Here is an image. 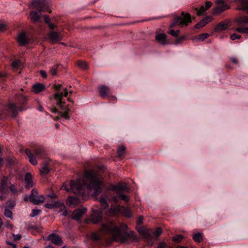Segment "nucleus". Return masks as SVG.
Segmentation results:
<instances>
[{"label": "nucleus", "mask_w": 248, "mask_h": 248, "mask_svg": "<svg viewBox=\"0 0 248 248\" xmlns=\"http://www.w3.org/2000/svg\"><path fill=\"white\" fill-rule=\"evenodd\" d=\"M127 226L124 224H121L120 226H116L112 222H108L103 224L101 226V230L104 232L110 233L113 241L124 243L126 242L129 237L135 238V232H127Z\"/></svg>", "instance_id": "nucleus-1"}, {"label": "nucleus", "mask_w": 248, "mask_h": 248, "mask_svg": "<svg viewBox=\"0 0 248 248\" xmlns=\"http://www.w3.org/2000/svg\"><path fill=\"white\" fill-rule=\"evenodd\" d=\"M30 15L31 16V20L34 22H37L39 21L40 17V15L36 11L31 12Z\"/></svg>", "instance_id": "nucleus-28"}, {"label": "nucleus", "mask_w": 248, "mask_h": 248, "mask_svg": "<svg viewBox=\"0 0 248 248\" xmlns=\"http://www.w3.org/2000/svg\"><path fill=\"white\" fill-rule=\"evenodd\" d=\"M167 246L165 242H162L158 244L157 248H167Z\"/></svg>", "instance_id": "nucleus-57"}, {"label": "nucleus", "mask_w": 248, "mask_h": 248, "mask_svg": "<svg viewBox=\"0 0 248 248\" xmlns=\"http://www.w3.org/2000/svg\"><path fill=\"white\" fill-rule=\"evenodd\" d=\"M185 38H186V37L185 36H182L180 37L177 38L176 39L174 44L176 45L181 44L185 39Z\"/></svg>", "instance_id": "nucleus-47"}, {"label": "nucleus", "mask_w": 248, "mask_h": 248, "mask_svg": "<svg viewBox=\"0 0 248 248\" xmlns=\"http://www.w3.org/2000/svg\"><path fill=\"white\" fill-rule=\"evenodd\" d=\"M40 212V210L34 209L32 211V213L30 215V217H34L39 214Z\"/></svg>", "instance_id": "nucleus-48"}, {"label": "nucleus", "mask_w": 248, "mask_h": 248, "mask_svg": "<svg viewBox=\"0 0 248 248\" xmlns=\"http://www.w3.org/2000/svg\"><path fill=\"white\" fill-rule=\"evenodd\" d=\"M49 163V161L48 160H45L44 162L42 165V168L40 170V172L41 175H46L49 172L50 169L48 167Z\"/></svg>", "instance_id": "nucleus-20"}, {"label": "nucleus", "mask_w": 248, "mask_h": 248, "mask_svg": "<svg viewBox=\"0 0 248 248\" xmlns=\"http://www.w3.org/2000/svg\"><path fill=\"white\" fill-rule=\"evenodd\" d=\"M62 35L61 32L51 31L48 34V38L52 44L58 43L62 39Z\"/></svg>", "instance_id": "nucleus-8"}, {"label": "nucleus", "mask_w": 248, "mask_h": 248, "mask_svg": "<svg viewBox=\"0 0 248 248\" xmlns=\"http://www.w3.org/2000/svg\"><path fill=\"white\" fill-rule=\"evenodd\" d=\"M25 152L26 155L28 156L30 163L33 165H36L38 162L31 151L29 149H26Z\"/></svg>", "instance_id": "nucleus-19"}, {"label": "nucleus", "mask_w": 248, "mask_h": 248, "mask_svg": "<svg viewBox=\"0 0 248 248\" xmlns=\"http://www.w3.org/2000/svg\"><path fill=\"white\" fill-rule=\"evenodd\" d=\"M67 202L69 205H76L78 202V199L76 197L69 196L67 198Z\"/></svg>", "instance_id": "nucleus-34"}, {"label": "nucleus", "mask_w": 248, "mask_h": 248, "mask_svg": "<svg viewBox=\"0 0 248 248\" xmlns=\"http://www.w3.org/2000/svg\"><path fill=\"white\" fill-rule=\"evenodd\" d=\"M98 200L101 204L102 208L106 209L108 207V204L105 198L103 197H100Z\"/></svg>", "instance_id": "nucleus-36"}, {"label": "nucleus", "mask_w": 248, "mask_h": 248, "mask_svg": "<svg viewBox=\"0 0 248 248\" xmlns=\"http://www.w3.org/2000/svg\"><path fill=\"white\" fill-rule=\"evenodd\" d=\"M139 232L140 234L142 235L146 239L148 245L152 246L153 245L154 241L153 240L151 230L141 228L139 230Z\"/></svg>", "instance_id": "nucleus-7"}, {"label": "nucleus", "mask_w": 248, "mask_h": 248, "mask_svg": "<svg viewBox=\"0 0 248 248\" xmlns=\"http://www.w3.org/2000/svg\"><path fill=\"white\" fill-rule=\"evenodd\" d=\"M209 34L207 33H202L199 35H198L197 37H196L195 38V40H196L197 41H203L204 39L207 38L209 37ZM194 40V39H193Z\"/></svg>", "instance_id": "nucleus-37"}, {"label": "nucleus", "mask_w": 248, "mask_h": 248, "mask_svg": "<svg viewBox=\"0 0 248 248\" xmlns=\"http://www.w3.org/2000/svg\"><path fill=\"white\" fill-rule=\"evenodd\" d=\"M181 15L183 17L177 16L174 18L170 25V28H172L177 25L182 26L184 25H187L189 22L191 21V16L189 14H185L183 12Z\"/></svg>", "instance_id": "nucleus-4"}, {"label": "nucleus", "mask_w": 248, "mask_h": 248, "mask_svg": "<svg viewBox=\"0 0 248 248\" xmlns=\"http://www.w3.org/2000/svg\"><path fill=\"white\" fill-rule=\"evenodd\" d=\"M4 214V216L6 217L12 218L13 214H12V211L10 209H9L8 208H6L5 209Z\"/></svg>", "instance_id": "nucleus-45"}, {"label": "nucleus", "mask_w": 248, "mask_h": 248, "mask_svg": "<svg viewBox=\"0 0 248 248\" xmlns=\"http://www.w3.org/2000/svg\"><path fill=\"white\" fill-rule=\"evenodd\" d=\"M49 2L46 0H33L31 3V7L33 9H36L39 13L48 11L49 10Z\"/></svg>", "instance_id": "nucleus-5"}, {"label": "nucleus", "mask_w": 248, "mask_h": 248, "mask_svg": "<svg viewBox=\"0 0 248 248\" xmlns=\"http://www.w3.org/2000/svg\"><path fill=\"white\" fill-rule=\"evenodd\" d=\"M85 177L89 181L87 187L93 190V195H98L102 192V180L99 174L93 171L88 170L85 172Z\"/></svg>", "instance_id": "nucleus-2"}, {"label": "nucleus", "mask_w": 248, "mask_h": 248, "mask_svg": "<svg viewBox=\"0 0 248 248\" xmlns=\"http://www.w3.org/2000/svg\"><path fill=\"white\" fill-rule=\"evenodd\" d=\"M215 3L218 5L214 9L213 12L214 15L220 14L230 8V5L225 3L223 0H216Z\"/></svg>", "instance_id": "nucleus-6"}, {"label": "nucleus", "mask_w": 248, "mask_h": 248, "mask_svg": "<svg viewBox=\"0 0 248 248\" xmlns=\"http://www.w3.org/2000/svg\"><path fill=\"white\" fill-rule=\"evenodd\" d=\"M122 206L117 205L113 208L108 211L107 214L110 216H114L119 213H121Z\"/></svg>", "instance_id": "nucleus-25"}, {"label": "nucleus", "mask_w": 248, "mask_h": 248, "mask_svg": "<svg viewBox=\"0 0 248 248\" xmlns=\"http://www.w3.org/2000/svg\"><path fill=\"white\" fill-rule=\"evenodd\" d=\"M78 66H79L80 68L83 69H86L88 68V66L87 65V63L86 62L84 61H78Z\"/></svg>", "instance_id": "nucleus-41"}, {"label": "nucleus", "mask_w": 248, "mask_h": 248, "mask_svg": "<svg viewBox=\"0 0 248 248\" xmlns=\"http://www.w3.org/2000/svg\"><path fill=\"white\" fill-rule=\"evenodd\" d=\"M47 239L56 245L60 246L62 244V239L58 234L54 233L50 234L48 236Z\"/></svg>", "instance_id": "nucleus-15"}, {"label": "nucleus", "mask_w": 248, "mask_h": 248, "mask_svg": "<svg viewBox=\"0 0 248 248\" xmlns=\"http://www.w3.org/2000/svg\"><path fill=\"white\" fill-rule=\"evenodd\" d=\"M9 188L10 190L14 194H16L17 192V189L14 185L11 186Z\"/></svg>", "instance_id": "nucleus-51"}, {"label": "nucleus", "mask_w": 248, "mask_h": 248, "mask_svg": "<svg viewBox=\"0 0 248 248\" xmlns=\"http://www.w3.org/2000/svg\"><path fill=\"white\" fill-rule=\"evenodd\" d=\"M236 31L242 33H248V28H237L236 29Z\"/></svg>", "instance_id": "nucleus-43"}, {"label": "nucleus", "mask_w": 248, "mask_h": 248, "mask_svg": "<svg viewBox=\"0 0 248 248\" xmlns=\"http://www.w3.org/2000/svg\"><path fill=\"white\" fill-rule=\"evenodd\" d=\"M44 21L45 23L48 24V23L50 22V18L49 16L46 15L44 16Z\"/></svg>", "instance_id": "nucleus-64"}, {"label": "nucleus", "mask_w": 248, "mask_h": 248, "mask_svg": "<svg viewBox=\"0 0 248 248\" xmlns=\"http://www.w3.org/2000/svg\"><path fill=\"white\" fill-rule=\"evenodd\" d=\"M13 235L15 240H20L21 238V236L19 234H13Z\"/></svg>", "instance_id": "nucleus-59"}, {"label": "nucleus", "mask_w": 248, "mask_h": 248, "mask_svg": "<svg viewBox=\"0 0 248 248\" xmlns=\"http://www.w3.org/2000/svg\"><path fill=\"white\" fill-rule=\"evenodd\" d=\"M62 90H63L64 93L62 92H58L54 94L55 98L59 99L57 103L58 105H61L62 104V96L67 97L68 94V92L66 88H63Z\"/></svg>", "instance_id": "nucleus-18"}, {"label": "nucleus", "mask_w": 248, "mask_h": 248, "mask_svg": "<svg viewBox=\"0 0 248 248\" xmlns=\"http://www.w3.org/2000/svg\"><path fill=\"white\" fill-rule=\"evenodd\" d=\"M33 151L35 155L39 157V158H43L46 156V152L43 146H39L35 147Z\"/></svg>", "instance_id": "nucleus-11"}, {"label": "nucleus", "mask_w": 248, "mask_h": 248, "mask_svg": "<svg viewBox=\"0 0 248 248\" xmlns=\"http://www.w3.org/2000/svg\"><path fill=\"white\" fill-rule=\"evenodd\" d=\"M86 186L84 180L82 179H79L76 182L73 180H71L68 185L63 184L62 188L65 190L67 192L73 191L75 194L81 195L82 194L84 188Z\"/></svg>", "instance_id": "nucleus-3"}, {"label": "nucleus", "mask_w": 248, "mask_h": 248, "mask_svg": "<svg viewBox=\"0 0 248 248\" xmlns=\"http://www.w3.org/2000/svg\"><path fill=\"white\" fill-rule=\"evenodd\" d=\"M102 217V213L100 210H93L91 221L93 224H96L99 222Z\"/></svg>", "instance_id": "nucleus-12"}, {"label": "nucleus", "mask_w": 248, "mask_h": 248, "mask_svg": "<svg viewBox=\"0 0 248 248\" xmlns=\"http://www.w3.org/2000/svg\"><path fill=\"white\" fill-rule=\"evenodd\" d=\"M161 233L162 229L160 228H156L154 231L152 230V236H154L156 239L161 234Z\"/></svg>", "instance_id": "nucleus-38"}, {"label": "nucleus", "mask_w": 248, "mask_h": 248, "mask_svg": "<svg viewBox=\"0 0 248 248\" xmlns=\"http://www.w3.org/2000/svg\"><path fill=\"white\" fill-rule=\"evenodd\" d=\"M229 25L226 21H222L218 24L215 27V31L217 32H220L222 31L225 30L228 28Z\"/></svg>", "instance_id": "nucleus-23"}, {"label": "nucleus", "mask_w": 248, "mask_h": 248, "mask_svg": "<svg viewBox=\"0 0 248 248\" xmlns=\"http://www.w3.org/2000/svg\"><path fill=\"white\" fill-rule=\"evenodd\" d=\"M143 219V218L142 216H139L138 217V220L137 221V224H142Z\"/></svg>", "instance_id": "nucleus-61"}, {"label": "nucleus", "mask_w": 248, "mask_h": 248, "mask_svg": "<svg viewBox=\"0 0 248 248\" xmlns=\"http://www.w3.org/2000/svg\"><path fill=\"white\" fill-rule=\"evenodd\" d=\"M45 89V86L43 84L37 83L34 84L32 86V90L35 93H38L43 91H44Z\"/></svg>", "instance_id": "nucleus-27"}, {"label": "nucleus", "mask_w": 248, "mask_h": 248, "mask_svg": "<svg viewBox=\"0 0 248 248\" xmlns=\"http://www.w3.org/2000/svg\"><path fill=\"white\" fill-rule=\"evenodd\" d=\"M194 9L197 11V14L198 16L202 15L203 12L206 11V10H205V7L203 6H202L199 10L197 8H195Z\"/></svg>", "instance_id": "nucleus-40"}, {"label": "nucleus", "mask_w": 248, "mask_h": 248, "mask_svg": "<svg viewBox=\"0 0 248 248\" xmlns=\"http://www.w3.org/2000/svg\"><path fill=\"white\" fill-rule=\"evenodd\" d=\"M109 100H113V101H117V98L115 96L110 95V94L108 96Z\"/></svg>", "instance_id": "nucleus-58"}, {"label": "nucleus", "mask_w": 248, "mask_h": 248, "mask_svg": "<svg viewBox=\"0 0 248 248\" xmlns=\"http://www.w3.org/2000/svg\"><path fill=\"white\" fill-rule=\"evenodd\" d=\"M212 5V3L211 1H207L205 3V10H208Z\"/></svg>", "instance_id": "nucleus-55"}, {"label": "nucleus", "mask_w": 248, "mask_h": 248, "mask_svg": "<svg viewBox=\"0 0 248 248\" xmlns=\"http://www.w3.org/2000/svg\"><path fill=\"white\" fill-rule=\"evenodd\" d=\"M111 200L116 203L119 201V198L117 196H113L111 198Z\"/></svg>", "instance_id": "nucleus-63"}, {"label": "nucleus", "mask_w": 248, "mask_h": 248, "mask_svg": "<svg viewBox=\"0 0 248 248\" xmlns=\"http://www.w3.org/2000/svg\"><path fill=\"white\" fill-rule=\"evenodd\" d=\"M7 179L4 178L1 182L0 189L3 193H5L7 191Z\"/></svg>", "instance_id": "nucleus-32"}, {"label": "nucleus", "mask_w": 248, "mask_h": 248, "mask_svg": "<svg viewBox=\"0 0 248 248\" xmlns=\"http://www.w3.org/2000/svg\"><path fill=\"white\" fill-rule=\"evenodd\" d=\"M241 37V36L240 35H238L236 33H233L231 36V38L232 40H234L236 39H240Z\"/></svg>", "instance_id": "nucleus-50"}, {"label": "nucleus", "mask_w": 248, "mask_h": 248, "mask_svg": "<svg viewBox=\"0 0 248 248\" xmlns=\"http://www.w3.org/2000/svg\"><path fill=\"white\" fill-rule=\"evenodd\" d=\"M86 211L87 209L86 208L76 209L73 212L71 218L73 220L79 221L81 217Z\"/></svg>", "instance_id": "nucleus-10"}, {"label": "nucleus", "mask_w": 248, "mask_h": 248, "mask_svg": "<svg viewBox=\"0 0 248 248\" xmlns=\"http://www.w3.org/2000/svg\"><path fill=\"white\" fill-rule=\"evenodd\" d=\"M193 239L196 242H201L202 241V233L198 232L193 234Z\"/></svg>", "instance_id": "nucleus-33"}, {"label": "nucleus", "mask_w": 248, "mask_h": 248, "mask_svg": "<svg viewBox=\"0 0 248 248\" xmlns=\"http://www.w3.org/2000/svg\"><path fill=\"white\" fill-rule=\"evenodd\" d=\"M230 59H231V61L233 63H234V64L238 63V60H237V59L236 58L232 57L230 58Z\"/></svg>", "instance_id": "nucleus-60"}, {"label": "nucleus", "mask_w": 248, "mask_h": 248, "mask_svg": "<svg viewBox=\"0 0 248 248\" xmlns=\"http://www.w3.org/2000/svg\"><path fill=\"white\" fill-rule=\"evenodd\" d=\"M59 65H54L53 66H52L50 68V69L49 70V73L52 75V76H55L57 74V70L58 68Z\"/></svg>", "instance_id": "nucleus-39"}, {"label": "nucleus", "mask_w": 248, "mask_h": 248, "mask_svg": "<svg viewBox=\"0 0 248 248\" xmlns=\"http://www.w3.org/2000/svg\"><path fill=\"white\" fill-rule=\"evenodd\" d=\"M124 216L130 217L132 216V212L130 208L122 206L121 213Z\"/></svg>", "instance_id": "nucleus-30"}, {"label": "nucleus", "mask_w": 248, "mask_h": 248, "mask_svg": "<svg viewBox=\"0 0 248 248\" xmlns=\"http://www.w3.org/2000/svg\"><path fill=\"white\" fill-rule=\"evenodd\" d=\"M235 21L238 24H248V16H241L235 18Z\"/></svg>", "instance_id": "nucleus-29"}, {"label": "nucleus", "mask_w": 248, "mask_h": 248, "mask_svg": "<svg viewBox=\"0 0 248 248\" xmlns=\"http://www.w3.org/2000/svg\"><path fill=\"white\" fill-rule=\"evenodd\" d=\"M8 111L12 113V116L13 117H16L17 114V109L15 104L10 103L7 105Z\"/></svg>", "instance_id": "nucleus-22"}, {"label": "nucleus", "mask_w": 248, "mask_h": 248, "mask_svg": "<svg viewBox=\"0 0 248 248\" xmlns=\"http://www.w3.org/2000/svg\"><path fill=\"white\" fill-rule=\"evenodd\" d=\"M241 7L240 9L246 11L248 13V0H240Z\"/></svg>", "instance_id": "nucleus-35"}, {"label": "nucleus", "mask_w": 248, "mask_h": 248, "mask_svg": "<svg viewBox=\"0 0 248 248\" xmlns=\"http://www.w3.org/2000/svg\"><path fill=\"white\" fill-rule=\"evenodd\" d=\"M30 201L34 204H39L45 202V197L42 195H38L34 198L31 197Z\"/></svg>", "instance_id": "nucleus-21"}, {"label": "nucleus", "mask_w": 248, "mask_h": 248, "mask_svg": "<svg viewBox=\"0 0 248 248\" xmlns=\"http://www.w3.org/2000/svg\"><path fill=\"white\" fill-rule=\"evenodd\" d=\"M61 108L63 112H59V114L60 116L65 119H68L69 118V116L68 115V112L70 111V109L68 107H66L64 108H63L62 104L61 105H59Z\"/></svg>", "instance_id": "nucleus-26"}, {"label": "nucleus", "mask_w": 248, "mask_h": 248, "mask_svg": "<svg viewBox=\"0 0 248 248\" xmlns=\"http://www.w3.org/2000/svg\"><path fill=\"white\" fill-rule=\"evenodd\" d=\"M119 196L121 198V199L124 200V201H125L126 202H128L129 200V197L126 196V195H123V194H120L119 195Z\"/></svg>", "instance_id": "nucleus-53"}, {"label": "nucleus", "mask_w": 248, "mask_h": 248, "mask_svg": "<svg viewBox=\"0 0 248 248\" xmlns=\"http://www.w3.org/2000/svg\"><path fill=\"white\" fill-rule=\"evenodd\" d=\"M62 87V84H55L54 85V88L56 90H59Z\"/></svg>", "instance_id": "nucleus-62"}, {"label": "nucleus", "mask_w": 248, "mask_h": 248, "mask_svg": "<svg viewBox=\"0 0 248 248\" xmlns=\"http://www.w3.org/2000/svg\"><path fill=\"white\" fill-rule=\"evenodd\" d=\"M110 189L121 193L122 192H128L129 189L126 185L119 184L112 186Z\"/></svg>", "instance_id": "nucleus-14"}, {"label": "nucleus", "mask_w": 248, "mask_h": 248, "mask_svg": "<svg viewBox=\"0 0 248 248\" xmlns=\"http://www.w3.org/2000/svg\"><path fill=\"white\" fill-rule=\"evenodd\" d=\"M126 150V147L124 145H121L120 146L117 150L118 157L121 158L125 155V151Z\"/></svg>", "instance_id": "nucleus-31"}, {"label": "nucleus", "mask_w": 248, "mask_h": 248, "mask_svg": "<svg viewBox=\"0 0 248 248\" xmlns=\"http://www.w3.org/2000/svg\"><path fill=\"white\" fill-rule=\"evenodd\" d=\"M25 180L26 183V186L28 189L33 186L32 177L30 172L26 173Z\"/></svg>", "instance_id": "nucleus-24"}, {"label": "nucleus", "mask_w": 248, "mask_h": 248, "mask_svg": "<svg viewBox=\"0 0 248 248\" xmlns=\"http://www.w3.org/2000/svg\"><path fill=\"white\" fill-rule=\"evenodd\" d=\"M38 196V192L36 190L33 189L31 190V194L29 196V200L31 199V198H34Z\"/></svg>", "instance_id": "nucleus-49"}, {"label": "nucleus", "mask_w": 248, "mask_h": 248, "mask_svg": "<svg viewBox=\"0 0 248 248\" xmlns=\"http://www.w3.org/2000/svg\"><path fill=\"white\" fill-rule=\"evenodd\" d=\"M19 65V61H15L12 63V66L13 67L17 68Z\"/></svg>", "instance_id": "nucleus-54"}, {"label": "nucleus", "mask_w": 248, "mask_h": 248, "mask_svg": "<svg viewBox=\"0 0 248 248\" xmlns=\"http://www.w3.org/2000/svg\"><path fill=\"white\" fill-rule=\"evenodd\" d=\"M213 18L210 16H206L204 18H203L201 21H200L199 23L196 24V25L195 26V28L198 29H200L205 26Z\"/></svg>", "instance_id": "nucleus-17"}, {"label": "nucleus", "mask_w": 248, "mask_h": 248, "mask_svg": "<svg viewBox=\"0 0 248 248\" xmlns=\"http://www.w3.org/2000/svg\"><path fill=\"white\" fill-rule=\"evenodd\" d=\"M179 32H180L179 30H177V31H175L174 30H173L172 29L168 31V33H169L171 35H172L174 37H177L179 35Z\"/></svg>", "instance_id": "nucleus-46"}, {"label": "nucleus", "mask_w": 248, "mask_h": 248, "mask_svg": "<svg viewBox=\"0 0 248 248\" xmlns=\"http://www.w3.org/2000/svg\"><path fill=\"white\" fill-rule=\"evenodd\" d=\"M91 238L93 240H98L100 239V235L97 232H93L91 234Z\"/></svg>", "instance_id": "nucleus-44"}, {"label": "nucleus", "mask_w": 248, "mask_h": 248, "mask_svg": "<svg viewBox=\"0 0 248 248\" xmlns=\"http://www.w3.org/2000/svg\"><path fill=\"white\" fill-rule=\"evenodd\" d=\"M155 40L157 43L162 45L168 44L167 40V35L165 33H159L156 34Z\"/></svg>", "instance_id": "nucleus-16"}, {"label": "nucleus", "mask_w": 248, "mask_h": 248, "mask_svg": "<svg viewBox=\"0 0 248 248\" xmlns=\"http://www.w3.org/2000/svg\"><path fill=\"white\" fill-rule=\"evenodd\" d=\"M184 238L183 235L178 234L172 237V240L176 243H179Z\"/></svg>", "instance_id": "nucleus-42"}, {"label": "nucleus", "mask_w": 248, "mask_h": 248, "mask_svg": "<svg viewBox=\"0 0 248 248\" xmlns=\"http://www.w3.org/2000/svg\"><path fill=\"white\" fill-rule=\"evenodd\" d=\"M17 42L20 46H24L28 44L29 39L24 32H21L18 34Z\"/></svg>", "instance_id": "nucleus-9"}, {"label": "nucleus", "mask_w": 248, "mask_h": 248, "mask_svg": "<svg viewBox=\"0 0 248 248\" xmlns=\"http://www.w3.org/2000/svg\"><path fill=\"white\" fill-rule=\"evenodd\" d=\"M40 74L43 78H47V73L46 71L40 70Z\"/></svg>", "instance_id": "nucleus-56"}, {"label": "nucleus", "mask_w": 248, "mask_h": 248, "mask_svg": "<svg viewBox=\"0 0 248 248\" xmlns=\"http://www.w3.org/2000/svg\"><path fill=\"white\" fill-rule=\"evenodd\" d=\"M110 89L108 86L104 85H102L99 86V93L100 95L103 98H105L108 97L110 94Z\"/></svg>", "instance_id": "nucleus-13"}, {"label": "nucleus", "mask_w": 248, "mask_h": 248, "mask_svg": "<svg viewBox=\"0 0 248 248\" xmlns=\"http://www.w3.org/2000/svg\"><path fill=\"white\" fill-rule=\"evenodd\" d=\"M45 207L48 209H52L55 207V205L54 203H46L45 204Z\"/></svg>", "instance_id": "nucleus-52"}]
</instances>
